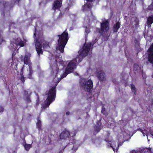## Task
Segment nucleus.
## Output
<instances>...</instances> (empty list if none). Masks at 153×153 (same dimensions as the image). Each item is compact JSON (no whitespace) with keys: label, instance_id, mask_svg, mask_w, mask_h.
<instances>
[{"label":"nucleus","instance_id":"f257e3e1","mask_svg":"<svg viewBox=\"0 0 153 153\" xmlns=\"http://www.w3.org/2000/svg\"><path fill=\"white\" fill-rule=\"evenodd\" d=\"M95 41L92 42L93 45L95 43ZM92 43L90 42L87 44H85L82 48V49L79 51V56L71 61L67 65L65 69V71L63 74L61 75L60 79L65 77L67 75L71 73L74 71L75 68H76V64L80 62L83 58L87 56L90 50Z\"/></svg>","mask_w":153,"mask_h":153},{"label":"nucleus","instance_id":"f03ea898","mask_svg":"<svg viewBox=\"0 0 153 153\" xmlns=\"http://www.w3.org/2000/svg\"><path fill=\"white\" fill-rule=\"evenodd\" d=\"M58 36L59 39L56 49L59 50L61 53H63L64 48L69 39L67 30H65L61 34L58 35Z\"/></svg>","mask_w":153,"mask_h":153},{"label":"nucleus","instance_id":"7ed1b4c3","mask_svg":"<svg viewBox=\"0 0 153 153\" xmlns=\"http://www.w3.org/2000/svg\"><path fill=\"white\" fill-rule=\"evenodd\" d=\"M57 84L50 88L48 93L46 94L48 95V97L45 102L43 107L46 108L48 107L50 104L55 100L56 96V86Z\"/></svg>","mask_w":153,"mask_h":153},{"label":"nucleus","instance_id":"20e7f679","mask_svg":"<svg viewBox=\"0 0 153 153\" xmlns=\"http://www.w3.org/2000/svg\"><path fill=\"white\" fill-rule=\"evenodd\" d=\"M109 28V22L108 20L101 23L100 28H97V31L102 36H104L106 34Z\"/></svg>","mask_w":153,"mask_h":153},{"label":"nucleus","instance_id":"39448f33","mask_svg":"<svg viewBox=\"0 0 153 153\" xmlns=\"http://www.w3.org/2000/svg\"><path fill=\"white\" fill-rule=\"evenodd\" d=\"M83 90L89 93L92 92L93 87V83L91 79H89L87 81L83 82L81 83Z\"/></svg>","mask_w":153,"mask_h":153},{"label":"nucleus","instance_id":"423d86ee","mask_svg":"<svg viewBox=\"0 0 153 153\" xmlns=\"http://www.w3.org/2000/svg\"><path fill=\"white\" fill-rule=\"evenodd\" d=\"M14 5V4L11 2H6L4 1H1L0 2V8L2 7L4 11L6 8L11 10Z\"/></svg>","mask_w":153,"mask_h":153},{"label":"nucleus","instance_id":"0eeeda50","mask_svg":"<svg viewBox=\"0 0 153 153\" xmlns=\"http://www.w3.org/2000/svg\"><path fill=\"white\" fill-rule=\"evenodd\" d=\"M35 47L37 53L39 57L40 54H42L43 51L42 48V42L41 41L36 38L35 42Z\"/></svg>","mask_w":153,"mask_h":153},{"label":"nucleus","instance_id":"6e6552de","mask_svg":"<svg viewBox=\"0 0 153 153\" xmlns=\"http://www.w3.org/2000/svg\"><path fill=\"white\" fill-rule=\"evenodd\" d=\"M70 136L69 131L66 129L65 128L61 133L59 135V137L61 139L67 140L69 138Z\"/></svg>","mask_w":153,"mask_h":153},{"label":"nucleus","instance_id":"1a4fd4ad","mask_svg":"<svg viewBox=\"0 0 153 153\" xmlns=\"http://www.w3.org/2000/svg\"><path fill=\"white\" fill-rule=\"evenodd\" d=\"M130 153H153V149L151 148H145L141 150L140 152L133 150L131 151Z\"/></svg>","mask_w":153,"mask_h":153},{"label":"nucleus","instance_id":"9d476101","mask_svg":"<svg viewBox=\"0 0 153 153\" xmlns=\"http://www.w3.org/2000/svg\"><path fill=\"white\" fill-rule=\"evenodd\" d=\"M62 0H56L53 2L52 8L54 10L60 9L62 5Z\"/></svg>","mask_w":153,"mask_h":153},{"label":"nucleus","instance_id":"9b49d317","mask_svg":"<svg viewBox=\"0 0 153 153\" xmlns=\"http://www.w3.org/2000/svg\"><path fill=\"white\" fill-rule=\"evenodd\" d=\"M148 59L150 62L153 64V44L148 50Z\"/></svg>","mask_w":153,"mask_h":153},{"label":"nucleus","instance_id":"f8f14e48","mask_svg":"<svg viewBox=\"0 0 153 153\" xmlns=\"http://www.w3.org/2000/svg\"><path fill=\"white\" fill-rule=\"evenodd\" d=\"M97 77L100 82L105 79V75L103 71H100L97 72Z\"/></svg>","mask_w":153,"mask_h":153},{"label":"nucleus","instance_id":"ddd939ff","mask_svg":"<svg viewBox=\"0 0 153 153\" xmlns=\"http://www.w3.org/2000/svg\"><path fill=\"white\" fill-rule=\"evenodd\" d=\"M15 43L16 45H19L21 47L25 46L26 44V42L23 41L20 38H17L15 40Z\"/></svg>","mask_w":153,"mask_h":153},{"label":"nucleus","instance_id":"4468645a","mask_svg":"<svg viewBox=\"0 0 153 153\" xmlns=\"http://www.w3.org/2000/svg\"><path fill=\"white\" fill-rule=\"evenodd\" d=\"M123 144V142L120 143H117L118 145L117 146V143L116 142H114V143H113V146H112L111 143H109L110 145V147L112 148L114 152H115V151L117 152L118 149L119 147L122 146Z\"/></svg>","mask_w":153,"mask_h":153},{"label":"nucleus","instance_id":"2eb2a0df","mask_svg":"<svg viewBox=\"0 0 153 153\" xmlns=\"http://www.w3.org/2000/svg\"><path fill=\"white\" fill-rule=\"evenodd\" d=\"M9 31L10 32H12L13 31H11V29L12 28L16 29L17 27V24L13 22L12 21H10L9 23Z\"/></svg>","mask_w":153,"mask_h":153},{"label":"nucleus","instance_id":"dca6fc26","mask_svg":"<svg viewBox=\"0 0 153 153\" xmlns=\"http://www.w3.org/2000/svg\"><path fill=\"white\" fill-rule=\"evenodd\" d=\"M153 23V15L149 16L147 18L146 23L145 24L146 26H147L148 27H151V25Z\"/></svg>","mask_w":153,"mask_h":153},{"label":"nucleus","instance_id":"f3484780","mask_svg":"<svg viewBox=\"0 0 153 153\" xmlns=\"http://www.w3.org/2000/svg\"><path fill=\"white\" fill-rule=\"evenodd\" d=\"M138 130H139L142 133L144 136H145L146 135L147 136L148 141L149 140L148 139V135H149V134H148V131L146 130V127H144L143 128V129H142L141 128H140L138 129Z\"/></svg>","mask_w":153,"mask_h":153},{"label":"nucleus","instance_id":"a211bd4d","mask_svg":"<svg viewBox=\"0 0 153 153\" xmlns=\"http://www.w3.org/2000/svg\"><path fill=\"white\" fill-rule=\"evenodd\" d=\"M30 64H29V65H28L29 66V73L28 74L27 78L30 79H31L32 78V75L33 74V71L32 70V66H30Z\"/></svg>","mask_w":153,"mask_h":153},{"label":"nucleus","instance_id":"6ab92c4d","mask_svg":"<svg viewBox=\"0 0 153 153\" xmlns=\"http://www.w3.org/2000/svg\"><path fill=\"white\" fill-rule=\"evenodd\" d=\"M120 27V23L119 22H117L113 26V30L114 32H117Z\"/></svg>","mask_w":153,"mask_h":153},{"label":"nucleus","instance_id":"aec40b11","mask_svg":"<svg viewBox=\"0 0 153 153\" xmlns=\"http://www.w3.org/2000/svg\"><path fill=\"white\" fill-rule=\"evenodd\" d=\"M23 67L21 69V72L20 74V75L21 76V77H20V80L22 82V83L23 84H24L25 82V79L26 78L24 77V76L23 75Z\"/></svg>","mask_w":153,"mask_h":153},{"label":"nucleus","instance_id":"412c9836","mask_svg":"<svg viewBox=\"0 0 153 153\" xmlns=\"http://www.w3.org/2000/svg\"><path fill=\"white\" fill-rule=\"evenodd\" d=\"M30 59V56H29L27 55H25L24 59V64L26 65L28 64Z\"/></svg>","mask_w":153,"mask_h":153},{"label":"nucleus","instance_id":"4be33fe9","mask_svg":"<svg viewBox=\"0 0 153 153\" xmlns=\"http://www.w3.org/2000/svg\"><path fill=\"white\" fill-rule=\"evenodd\" d=\"M131 88L132 91L133 92L134 95H136L137 94V89L135 87V85L133 84H131Z\"/></svg>","mask_w":153,"mask_h":153},{"label":"nucleus","instance_id":"5701e85b","mask_svg":"<svg viewBox=\"0 0 153 153\" xmlns=\"http://www.w3.org/2000/svg\"><path fill=\"white\" fill-rule=\"evenodd\" d=\"M31 93L29 94L26 97L25 100L26 101L27 103H29L31 102V100L30 98Z\"/></svg>","mask_w":153,"mask_h":153},{"label":"nucleus","instance_id":"b1692460","mask_svg":"<svg viewBox=\"0 0 153 153\" xmlns=\"http://www.w3.org/2000/svg\"><path fill=\"white\" fill-rule=\"evenodd\" d=\"M37 128L39 130H42V129L41 128L42 126V124L41 123V121L39 120H38L37 123L36 124Z\"/></svg>","mask_w":153,"mask_h":153},{"label":"nucleus","instance_id":"393cba45","mask_svg":"<svg viewBox=\"0 0 153 153\" xmlns=\"http://www.w3.org/2000/svg\"><path fill=\"white\" fill-rule=\"evenodd\" d=\"M31 147V145L30 144H26L24 146L25 148L27 151H29Z\"/></svg>","mask_w":153,"mask_h":153},{"label":"nucleus","instance_id":"a878e982","mask_svg":"<svg viewBox=\"0 0 153 153\" xmlns=\"http://www.w3.org/2000/svg\"><path fill=\"white\" fill-rule=\"evenodd\" d=\"M100 127L99 126H94L95 132H97V133L99 132L101 129Z\"/></svg>","mask_w":153,"mask_h":153},{"label":"nucleus","instance_id":"bb28decb","mask_svg":"<svg viewBox=\"0 0 153 153\" xmlns=\"http://www.w3.org/2000/svg\"><path fill=\"white\" fill-rule=\"evenodd\" d=\"M42 47L44 48H47L49 47L48 43L45 42L42 44Z\"/></svg>","mask_w":153,"mask_h":153},{"label":"nucleus","instance_id":"cd10ccee","mask_svg":"<svg viewBox=\"0 0 153 153\" xmlns=\"http://www.w3.org/2000/svg\"><path fill=\"white\" fill-rule=\"evenodd\" d=\"M130 133L131 134V133L130 132L129 134H128L126 136V139H125V141H127L128 140L130 139L132 135H130Z\"/></svg>","mask_w":153,"mask_h":153},{"label":"nucleus","instance_id":"c85d7f7f","mask_svg":"<svg viewBox=\"0 0 153 153\" xmlns=\"http://www.w3.org/2000/svg\"><path fill=\"white\" fill-rule=\"evenodd\" d=\"M147 10H153V0L152 3L148 6Z\"/></svg>","mask_w":153,"mask_h":153},{"label":"nucleus","instance_id":"c756f323","mask_svg":"<svg viewBox=\"0 0 153 153\" xmlns=\"http://www.w3.org/2000/svg\"><path fill=\"white\" fill-rule=\"evenodd\" d=\"M139 68V66L137 64H135L134 65V69L135 71L137 70Z\"/></svg>","mask_w":153,"mask_h":153},{"label":"nucleus","instance_id":"7c9ffc66","mask_svg":"<svg viewBox=\"0 0 153 153\" xmlns=\"http://www.w3.org/2000/svg\"><path fill=\"white\" fill-rule=\"evenodd\" d=\"M85 31L87 34H88L90 32V30L89 28L86 27L85 29Z\"/></svg>","mask_w":153,"mask_h":153},{"label":"nucleus","instance_id":"2f4dec72","mask_svg":"<svg viewBox=\"0 0 153 153\" xmlns=\"http://www.w3.org/2000/svg\"><path fill=\"white\" fill-rule=\"evenodd\" d=\"M4 108L3 106H0V113H2L4 111Z\"/></svg>","mask_w":153,"mask_h":153},{"label":"nucleus","instance_id":"473e14b6","mask_svg":"<svg viewBox=\"0 0 153 153\" xmlns=\"http://www.w3.org/2000/svg\"><path fill=\"white\" fill-rule=\"evenodd\" d=\"M112 81H113V82L114 84H119L118 82H117L116 81V79H113L112 80Z\"/></svg>","mask_w":153,"mask_h":153},{"label":"nucleus","instance_id":"72a5a7b5","mask_svg":"<svg viewBox=\"0 0 153 153\" xmlns=\"http://www.w3.org/2000/svg\"><path fill=\"white\" fill-rule=\"evenodd\" d=\"M24 94L25 96L26 97V95H27V96L28 95V91L26 90L25 91H24Z\"/></svg>","mask_w":153,"mask_h":153},{"label":"nucleus","instance_id":"f704fd0d","mask_svg":"<svg viewBox=\"0 0 153 153\" xmlns=\"http://www.w3.org/2000/svg\"><path fill=\"white\" fill-rule=\"evenodd\" d=\"M97 126H99L101 127V122H100V121H98L97 122Z\"/></svg>","mask_w":153,"mask_h":153},{"label":"nucleus","instance_id":"c9c22d12","mask_svg":"<svg viewBox=\"0 0 153 153\" xmlns=\"http://www.w3.org/2000/svg\"><path fill=\"white\" fill-rule=\"evenodd\" d=\"M65 62L64 61H62L60 62V64L62 65L65 66Z\"/></svg>","mask_w":153,"mask_h":153},{"label":"nucleus","instance_id":"e433bc0d","mask_svg":"<svg viewBox=\"0 0 153 153\" xmlns=\"http://www.w3.org/2000/svg\"><path fill=\"white\" fill-rule=\"evenodd\" d=\"M105 108H102V114H105Z\"/></svg>","mask_w":153,"mask_h":153},{"label":"nucleus","instance_id":"4c0bfd02","mask_svg":"<svg viewBox=\"0 0 153 153\" xmlns=\"http://www.w3.org/2000/svg\"><path fill=\"white\" fill-rule=\"evenodd\" d=\"M87 7L88 8H91V5L90 4H88L87 5Z\"/></svg>","mask_w":153,"mask_h":153},{"label":"nucleus","instance_id":"58836bf2","mask_svg":"<svg viewBox=\"0 0 153 153\" xmlns=\"http://www.w3.org/2000/svg\"><path fill=\"white\" fill-rule=\"evenodd\" d=\"M36 28H35V31L34 32L33 35L35 37H36Z\"/></svg>","mask_w":153,"mask_h":153},{"label":"nucleus","instance_id":"ea45409f","mask_svg":"<svg viewBox=\"0 0 153 153\" xmlns=\"http://www.w3.org/2000/svg\"><path fill=\"white\" fill-rule=\"evenodd\" d=\"M14 0V2L15 3H18V4H19V3L20 1V0Z\"/></svg>","mask_w":153,"mask_h":153},{"label":"nucleus","instance_id":"a19ab883","mask_svg":"<svg viewBox=\"0 0 153 153\" xmlns=\"http://www.w3.org/2000/svg\"><path fill=\"white\" fill-rule=\"evenodd\" d=\"M77 148H76V149H74V146H73V148H72V150H74V151H76L77 150Z\"/></svg>","mask_w":153,"mask_h":153},{"label":"nucleus","instance_id":"79ce46f5","mask_svg":"<svg viewBox=\"0 0 153 153\" xmlns=\"http://www.w3.org/2000/svg\"><path fill=\"white\" fill-rule=\"evenodd\" d=\"M59 69L58 68H57V69L56 70V76L57 73H58V72H59Z\"/></svg>","mask_w":153,"mask_h":153},{"label":"nucleus","instance_id":"37998d69","mask_svg":"<svg viewBox=\"0 0 153 153\" xmlns=\"http://www.w3.org/2000/svg\"><path fill=\"white\" fill-rule=\"evenodd\" d=\"M64 151V149H62V150H61L59 152H60L61 153H62Z\"/></svg>","mask_w":153,"mask_h":153},{"label":"nucleus","instance_id":"c03bdc74","mask_svg":"<svg viewBox=\"0 0 153 153\" xmlns=\"http://www.w3.org/2000/svg\"><path fill=\"white\" fill-rule=\"evenodd\" d=\"M70 113V112L69 111H67L66 112V114L67 115H69Z\"/></svg>","mask_w":153,"mask_h":153},{"label":"nucleus","instance_id":"a18cd8bd","mask_svg":"<svg viewBox=\"0 0 153 153\" xmlns=\"http://www.w3.org/2000/svg\"><path fill=\"white\" fill-rule=\"evenodd\" d=\"M142 76H143V78H146V76H145V74L143 73L142 74Z\"/></svg>","mask_w":153,"mask_h":153},{"label":"nucleus","instance_id":"49530a36","mask_svg":"<svg viewBox=\"0 0 153 153\" xmlns=\"http://www.w3.org/2000/svg\"><path fill=\"white\" fill-rule=\"evenodd\" d=\"M37 101H39V96L38 94H37Z\"/></svg>","mask_w":153,"mask_h":153},{"label":"nucleus","instance_id":"de8ad7c7","mask_svg":"<svg viewBox=\"0 0 153 153\" xmlns=\"http://www.w3.org/2000/svg\"><path fill=\"white\" fill-rule=\"evenodd\" d=\"M1 14L3 15V16H5V13L4 12H3L2 13H1Z\"/></svg>","mask_w":153,"mask_h":153},{"label":"nucleus","instance_id":"09e8293b","mask_svg":"<svg viewBox=\"0 0 153 153\" xmlns=\"http://www.w3.org/2000/svg\"><path fill=\"white\" fill-rule=\"evenodd\" d=\"M99 94H100V92L99 91H98V92H97V95L98 96L99 95Z\"/></svg>","mask_w":153,"mask_h":153},{"label":"nucleus","instance_id":"8fccbe9b","mask_svg":"<svg viewBox=\"0 0 153 153\" xmlns=\"http://www.w3.org/2000/svg\"><path fill=\"white\" fill-rule=\"evenodd\" d=\"M62 13H60L59 14V16H62Z\"/></svg>","mask_w":153,"mask_h":153},{"label":"nucleus","instance_id":"3c124183","mask_svg":"<svg viewBox=\"0 0 153 153\" xmlns=\"http://www.w3.org/2000/svg\"><path fill=\"white\" fill-rule=\"evenodd\" d=\"M49 140H50V142H51V138H49Z\"/></svg>","mask_w":153,"mask_h":153},{"label":"nucleus","instance_id":"603ef678","mask_svg":"<svg viewBox=\"0 0 153 153\" xmlns=\"http://www.w3.org/2000/svg\"><path fill=\"white\" fill-rule=\"evenodd\" d=\"M3 32L1 30L0 31V33H2Z\"/></svg>","mask_w":153,"mask_h":153},{"label":"nucleus","instance_id":"864d4df0","mask_svg":"<svg viewBox=\"0 0 153 153\" xmlns=\"http://www.w3.org/2000/svg\"><path fill=\"white\" fill-rule=\"evenodd\" d=\"M2 41H4V42L5 41V40H4L3 39H2Z\"/></svg>","mask_w":153,"mask_h":153},{"label":"nucleus","instance_id":"5fc2aeb1","mask_svg":"<svg viewBox=\"0 0 153 153\" xmlns=\"http://www.w3.org/2000/svg\"><path fill=\"white\" fill-rule=\"evenodd\" d=\"M152 76V77L153 78V73Z\"/></svg>","mask_w":153,"mask_h":153},{"label":"nucleus","instance_id":"6e6d98bb","mask_svg":"<svg viewBox=\"0 0 153 153\" xmlns=\"http://www.w3.org/2000/svg\"><path fill=\"white\" fill-rule=\"evenodd\" d=\"M91 14H92V12H91Z\"/></svg>","mask_w":153,"mask_h":153},{"label":"nucleus","instance_id":"4d7b16f0","mask_svg":"<svg viewBox=\"0 0 153 153\" xmlns=\"http://www.w3.org/2000/svg\"><path fill=\"white\" fill-rule=\"evenodd\" d=\"M121 76H123V74H121Z\"/></svg>","mask_w":153,"mask_h":153},{"label":"nucleus","instance_id":"13d9d810","mask_svg":"<svg viewBox=\"0 0 153 153\" xmlns=\"http://www.w3.org/2000/svg\"><path fill=\"white\" fill-rule=\"evenodd\" d=\"M105 141H106V142H107L108 141L106 140H105Z\"/></svg>","mask_w":153,"mask_h":153},{"label":"nucleus","instance_id":"bf43d9fd","mask_svg":"<svg viewBox=\"0 0 153 153\" xmlns=\"http://www.w3.org/2000/svg\"><path fill=\"white\" fill-rule=\"evenodd\" d=\"M1 36V34H0V36Z\"/></svg>","mask_w":153,"mask_h":153},{"label":"nucleus","instance_id":"052dcab7","mask_svg":"<svg viewBox=\"0 0 153 153\" xmlns=\"http://www.w3.org/2000/svg\"><path fill=\"white\" fill-rule=\"evenodd\" d=\"M9 13H10V12H9Z\"/></svg>","mask_w":153,"mask_h":153},{"label":"nucleus","instance_id":"680f3d73","mask_svg":"<svg viewBox=\"0 0 153 153\" xmlns=\"http://www.w3.org/2000/svg\"><path fill=\"white\" fill-rule=\"evenodd\" d=\"M127 133L126 132V134H127Z\"/></svg>","mask_w":153,"mask_h":153},{"label":"nucleus","instance_id":"e2e57ef3","mask_svg":"<svg viewBox=\"0 0 153 153\" xmlns=\"http://www.w3.org/2000/svg\"><path fill=\"white\" fill-rule=\"evenodd\" d=\"M152 135L153 136V134H152Z\"/></svg>","mask_w":153,"mask_h":153},{"label":"nucleus","instance_id":"0e129e2a","mask_svg":"<svg viewBox=\"0 0 153 153\" xmlns=\"http://www.w3.org/2000/svg\"><path fill=\"white\" fill-rule=\"evenodd\" d=\"M59 153H61L59 152Z\"/></svg>","mask_w":153,"mask_h":153},{"label":"nucleus","instance_id":"69168bd1","mask_svg":"<svg viewBox=\"0 0 153 153\" xmlns=\"http://www.w3.org/2000/svg\"><path fill=\"white\" fill-rule=\"evenodd\" d=\"M152 104H153V103Z\"/></svg>","mask_w":153,"mask_h":153}]
</instances>
